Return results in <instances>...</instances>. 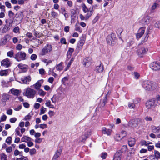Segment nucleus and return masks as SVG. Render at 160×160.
I'll list each match as a JSON object with an SVG mask.
<instances>
[{
    "label": "nucleus",
    "instance_id": "nucleus-1",
    "mask_svg": "<svg viewBox=\"0 0 160 160\" xmlns=\"http://www.w3.org/2000/svg\"><path fill=\"white\" fill-rule=\"evenodd\" d=\"M143 88L148 91H152L156 88V84L155 82L148 80L143 81L142 83Z\"/></svg>",
    "mask_w": 160,
    "mask_h": 160
},
{
    "label": "nucleus",
    "instance_id": "nucleus-2",
    "mask_svg": "<svg viewBox=\"0 0 160 160\" xmlns=\"http://www.w3.org/2000/svg\"><path fill=\"white\" fill-rule=\"evenodd\" d=\"M52 47L50 44H48L45 46L42 49L41 51L39 53V56H43L47 54H48L52 52Z\"/></svg>",
    "mask_w": 160,
    "mask_h": 160
},
{
    "label": "nucleus",
    "instance_id": "nucleus-3",
    "mask_svg": "<svg viewBox=\"0 0 160 160\" xmlns=\"http://www.w3.org/2000/svg\"><path fill=\"white\" fill-rule=\"evenodd\" d=\"M35 93L36 92L35 90L28 88L25 90L23 93V95L28 98H34Z\"/></svg>",
    "mask_w": 160,
    "mask_h": 160
},
{
    "label": "nucleus",
    "instance_id": "nucleus-4",
    "mask_svg": "<svg viewBox=\"0 0 160 160\" xmlns=\"http://www.w3.org/2000/svg\"><path fill=\"white\" fill-rule=\"evenodd\" d=\"M14 58L18 62L25 60L26 59V54L24 52L19 51L15 55Z\"/></svg>",
    "mask_w": 160,
    "mask_h": 160
},
{
    "label": "nucleus",
    "instance_id": "nucleus-5",
    "mask_svg": "<svg viewBox=\"0 0 160 160\" xmlns=\"http://www.w3.org/2000/svg\"><path fill=\"white\" fill-rule=\"evenodd\" d=\"M148 51V49L144 46H140L138 47L137 50V53L138 55L142 57V55L146 53Z\"/></svg>",
    "mask_w": 160,
    "mask_h": 160
},
{
    "label": "nucleus",
    "instance_id": "nucleus-6",
    "mask_svg": "<svg viewBox=\"0 0 160 160\" xmlns=\"http://www.w3.org/2000/svg\"><path fill=\"white\" fill-rule=\"evenodd\" d=\"M156 106V101L153 99L149 100L146 103V106L148 109L154 108Z\"/></svg>",
    "mask_w": 160,
    "mask_h": 160
},
{
    "label": "nucleus",
    "instance_id": "nucleus-7",
    "mask_svg": "<svg viewBox=\"0 0 160 160\" xmlns=\"http://www.w3.org/2000/svg\"><path fill=\"white\" fill-rule=\"evenodd\" d=\"M140 122V119L139 118L133 119L130 121L128 125L129 126L136 128L138 126Z\"/></svg>",
    "mask_w": 160,
    "mask_h": 160
},
{
    "label": "nucleus",
    "instance_id": "nucleus-8",
    "mask_svg": "<svg viewBox=\"0 0 160 160\" xmlns=\"http://www.w3.org/2000/svg\"><path fill=\"white\" fill-rule=\"evenodd\" d=\"M6 24L4 25L2 30V33H5L7 32L10 29L12 26V23H8V20L6 19L5 20Z\"/></svg>",
    "mask_w": 160,
    "mask_h": 160
},
{
    "label": "nucleus",
    "instance_id": "nucleus-9",
    "mask_svg": "<svg viewBox=\"0 0 160 160\" xmlns=\"http://www.w3.org/2000/svg\"><path fill=\"white\" fill-rule=\"evenodd\" d=\"M10 98V96L7 93H4L2 95L1 103L3 106H5L6 105V102L9 100Z\"/></svg>",
    "mask_w": 160,
    "mask_h": 160
},
{
    "label": "nucleus",
    "instance_id": "nucleus-10",
    "mask_svg": "<svg viewBox=\"0 0 160 160\" xmlns=\"http://www.w3.org/2000/svg\"><path fill=\"white\" fill-rule=\"evenodd\" d=\"M150 67L155 71L160 70V62H153L150 64Z\"/></svg>",
    "mask_w": 160,
    "mask_h": 160
},
{
    "label": "nucleus",
    "instance_id": "nucleus-11",
    "mask_svg": "<svg viewBox=\"0 0 160 160\" xmlns=\"http://www.w3.org/2000/svg\"><path fill=\"white\" fill-rule=\"evenodd\" d=\"M152 18L149 16H146L143 17L140 21V23L142 25L147 24L149 23L151 20Z\"/></svg>",
    "mask_w": 160,
    "mask_h": 160
},
{
    "label": "nucleus",
    "instance_id": "nucleus-12",
    "mask_svg": "<svg viewBox=\"0 0 160 160\" xmlns=\"http://www.w3.org/2000/svg\"><path fill=\"white\" fill-rule=\"evenodd\" d=\"M10 35L9 34L5 35L4 37L1 39L0 45H5L9 40L10 38Z\"/></svg>",
    "mask_w": 160,
    "mask_h": 160
},
{
    "label": "nucleus",
    "instance_id": "nucleus-13",
    "mask_svg": "<svg viewBox=\"0 0 160 160\" xmlns=\"http://www.w3.org/2000/svg\"><path fill=\"white\" fill-rule=\"evenodd\" d=\"M146 28L142 27L140 28L138 30V33L136 35V38L139 39L141 37L145 32Z\"/></svg>",
    "mask_w": 160,
    "mask_h": 160
},
{
    "label": "nucleus",
    "instance_id": "nucleus-14",
    "mask_svg": "<svg viewBox=\"0 0 160 160\" xmlns=\"http://www.w3.org/2000/svg\"><path fill=\"white\" fill-rule=\"evenodd\" d=\"M11 62L10 60L8 58H6L2 60L1 62V65L6 68H8L11 66Z\"/></svg>",
    "mask_w": 160,
    "mask_h": 160
},
{
    "label": "nucleus",
    "instance_id": "nucleus-15",
    "mask_svg": "<svg viewBox=\"0 0 160 160\" xmlns=\"http://www.w3.org/2000/svg\"><path fill=\"white\" fill-rule=\"evenodd\" d=\"M92 63V58L90 57H87L83 61V64L84 66L88 67Z\"/></svg>",
    "mask_w": 160,
    "mask_h": 160
},
{
    "label": "nucleus",
    "instance_id": "nucleus-16",
    "mask_svg": "<svg viewBox=\"0 0 160 160\" xmlns=\"http://www.w3.org/2000/svg\"><path fill=\"white\" fill-rule=\"evenodd\" d=\"M102 130L103 134H107L108 135H110L112 132L111 129H107L105 127H103L102 128Z\"/></svg>",
    "mask_w": 160,
    "mask_h": 160
},
{
    "label": "nucleus",
    "instance_id": "nucleus-17",
    "mask_svg": "<svg viewBox=\"0 0 160 160\" xmlns=\"http://www.w3.org/2000/svg\"><path fill=\"white\" fill-rule=\"evenodd\" d=\"M20 93V92L19 90L14 88L10 89L9 92V93L12 94L15 96H18Z\"/></svg>",
    "mask_w": 160,
    "mask_h": 160
},
{
    "label": "nucleus",
    "instance_id": "nucleus-18",
    "mask_svg": "<svg viewBox=\"0 0 160 160\" xmlns=\"http://www.w3.org/2000/svg\"><path fill=\"white\" fill-rule=\"evenodd\" d=\"M31 80V78L30 76L25 77L22 78V81L24 84H28Z\"/></svg>",
    "mask_w": 160,
    "mask_h": 160
},
{
    "label": "nucleus",
    "instance_id": "nucleus-19",
    "mask_svg": "<svg viewBox=\"0 0 160 160\" xmlns=\"http://www.w3.org/2000/svg\"><path fill=\"white\" fill-rule=\"evenodd\" d=\"M104 70L103 65L101 63L99 65L97 66L95 68V71L97 72H102Z\"/></svg>",
    "mask_w": 160,
    "mask_h": 160
},
{
    "label": "nucleus",
    "instance_id": "nucleus-20",
    "mask_svg": "<svg viewBox=\"0 0 160 160\" xmlns=\"http://www.w3.org/2000/svg\"><path fill=\"white\" fill-rule=\"evenodd\" d=\"M93 11V7L92 8H90L89 11L87 12V13L85 15L86 18L87 20L91 16L92 14V11Z\"/></svg>",
    "mask_w": 160,
    "mask_h": 160
},
{
    "label": "nucleus",
    "instance_id": "nucleus-21",
    "mask_svg": "<svg viewBox=\"0 0 160 160\" xmlns=\"http://www.w3.org/2000/svg\"><path fill=\"white\" fill-rule=\"evenodd\" d=\"M121 155V152L120 151H118L116 152L115 155L113 158V160H120V156Z\"/></svg>",
    "mask_w": 160,
    "mask_h": 160
},
{
    "label": "nucleus",
    "instance_id": "nucleus-22",
    "mask_svg": "<svg viewBox=\"0 0 160 160\" xmlns=\"http://www.w3.org/2000/svg\"><path fill=\"white\" fill-rule=\"evenodd\" d=\"M43 81L42 80H39L36 83L33 85L34 88L37 89H39L41 86Z\"/></svg>",
    "mask_w": 160,
    "mask_h": 160
},
{
    "label": "nucleus",
    "instance_id": "nucleus-23",
    "mask_svg": "<svg viewBox=\"0 0 160 160\" xmlns=\"http://www.w3.org/2000/svg\"><path fill=\"white\" fill-rule=\"evenodd\" d=\"M30 140H32V139L30 137L26 135H24L21 139L22 142L26 143L29 141Z\"/></svg>",
    "mask_w": 160,
    "mask_h": 160
},
{
    "label": "nucleus",
    "instance_id": "nucleus-24",
    "mask_svg": "<svg viewBox=\"0 0 160 160\" xmlns=\"http://www.w3.org/2000/svg\"><path fill=\"white\" fill-rule=\"evenodd\" d=\"M62 151H57L54 155L52 160H56L61 154Z\"/></svg>",
    "mask_w": 160,
    "mask_h": 160
},
{
    "label": "nucleus",
    "instance_id": "nucleus-25",
    "mask_svg": "<svg viewBox=\"0 0 160 160\" xmlns=\"http://www.w3.org/2000/svg\"><path fill=\"white\" fill-rule=\"evenodd\" d=\"M114 39L112 38L111 35H108L107 38V41L109 45H112V42H114Z\"/></svg>",
    "mask_w": 160,
    "mask_h": 160
},
{
    "label": "nucleus",
    "instance_id": "nucleus-26",
    "mask_svg": "<svg viewBox=\"0 0 160 160\" xmlns=\"http://www.w3.org/2000/svg\"><path fill=\"white\" fill-rule=\"evenodd\" d=\"M152 130L154 133H158L160 131V127L152 126Z\"/></svg>",
    "mask_w": 160,
    "mask_h": 160
},
{
    "label": "nucleus",
    "instance_id": "nucleus-27",
    "mask_svg": "<svg viewBox=\"0 0 160 160\" xmlns=\"http://www.w3.org/2000/svg\"><path fill=\"white\" fill-rule=\"evenodd\" d=\"M135 140L134 138H131L129 139L128 141V145L130 147L133 146L135 143Z\"/></svg>",
    "mask_w": 160,
    "mask_h": 160
},
{
    "label": "nucleus",
    "instance_id": "nucleus-28",
    "mask_svg": "<svg viewBox=\"0 0 160 160\" xmlns=\"http://www.w3.org/2000/svg\"><path fill=\"white\" fill-rule=\"evenodd\" d=\"M63 63L61 62L60 63L57 65L56 67V68L57 70L60 71L62 70L63 68V67L62 65Z\"/></svg>",
    "mask_w": 160,
    "mask_h": 160
},
{
    "label": "nucleus",
    "instance_id": "nucleus-29",
    "mask_svg": "<svg viewBox=\"0 0 160 160\" xmlns=\"http://www.w3.org/2000/svg\"><path fill=\"white\" fill-rule=\"evenodd\" d=\"M8 70H1L0 71V76H6L8 74Z\"/></svg>",
    "mask_w": 160,
    "mask_h": 160
},
{
    "label": "nucleus",
    "instance_id": "nucleus-30",
    "mask_svg": "<svg viewBox=\"0 0 160 160\" xmlns=\"http://www.w3.org/2000/svg\"><path fill=\"white\" fill-rule=\"evenodd\" d=\"M46 105L47 106L49 107L50 108H54V106L53 105H52L51 104V101L49 100H47L46 101V102L45 103Z\"/></svg>",
    "mask_w": 160,
    "mask_h": 160
},
{
    "label": "nucleus",
    "instance_id": "nucleus-31",
    "mask_svg": "<svg viewBox=\"0 0 160 160\" xmlns=\"http://www.w3.org/2000/svg\"><path fill=\"white\" fill-rule=\"evenodd\" d=\"M128 107L130 108L134 109L135 107L134 102H129L128 103Z\"/></svg>",
    "mask_w": 160,
    "mask_h": 160
},
{
    "label": "nucleus",
    "instance_id": "nucleus-32",
    "mask_svg": "<svg viewBox=\"0 0 160 160\" xmlns=\"http://www.w3.org/2000/svg\"><path fill=\"white\" fill-rule=\"evenodd\" d=\"M82 10L84 13H86L89 11V9L84 4H82Z\"/></svg>",
    "mask_w": 160,
    "mask_h": 160
},
{
    "label": "nucleus",
    "instance_id": "nucleus-33",
    "mask_svg": "<svg viewBox=\"0 0 160 160\" xmlns=\"http://www.w3.org/2000/svg\"><path fill=\"white\" fill-rule=\"evenodd\" d=\"M7 155L4 153H2L0 155L1 160H7Z\"/></svg>",
    "mask_w": 160,
    "mask_h": 160
},
{
    "label": "nucleus",
    "instance_id": "nucleus-34",
    "mask_svg": "<svg viewBox=\"0 0 160 160\" xmlns=\"http://www.w3.org/2000/svg\"><path fill=\"white\" fill-rule=\"evenodd\" d=\"M141 145L142 146L145 145L147 146L149 144L152 143L151 142H147L143 140L141 142Z\"/></svg>",
    "mask_w": 160,
    "mask_h": 160
},
{
    "label": "nucleus",
    "instance_id": "nucleus-35",
    "mask_svg": "<svg viewBox=\"0 0 160 160\" xmlns=\"http://www.w3.org/2000/svg\"><path fill=\"white\" fill-rule=\"evenodd\" d=\"M18 67L22 69H24L27 68V66L26 65H23L22 64H19L18 65Z\"/></svg>",
    "mask_w": 160,
    "mask_h": 160
},
{
    "label": "nucleus",
    "instance_id": "nucleus-36",
    "mask_svg": "<svg viewBox=\"0 0 160 160\" xmlns=\"http://www.w3.org/2000/svg\"><path fill=\"white\" fill-rule=\"evenodd\" d=\"M159 5L156 3H154L152 6L151 8L152 10H155V9L158 8L159 7Z\"/></svg>",
    "mask_w": 160,
    "mask_h": 160
},
{
    "label": "nucleus",
    "instance_id": "nucleus-37",
    "mask_svg": "<svg viewBox=\"0 0 160 160\" xmlns=\"http://www.w3.org/2000/svg\"><path fill=\"white\" fill-rule=\"evenodd\" d=\"M38 94L40 96H44L45 94L46 93L42 89H39L38 92Z\"/></svg>",
    "mask_w": 160,
    "mask_h": 160
},
{
    "label": "nucleus",
    "instance_id": "nucleus-38",
    "mask_svg": "<svg viewBox=\"0 0 160 160\" xmlns=\"http://www.w3.org/2000/svg\"><path fill=\"white\" fill-rule=\"evenodd\" d=\"M74 49L73 48H69L67 53L68 56V57L69 55L70 57Z\"/></svg>",
    "mask_w": 160,
    "mask_h": 160
},
{
    "label": "nucleus",
    "instance_id": "nucleus-39",
    "mask_svg": "<svg viewBox=\"0 0 160 160\" xmlns=\"http://www.w3.org/2000/svg\"><path fill=\"white\" fill-rule=\"evenodd\" d=\"M12 137H8L6 139V142L8 144L10 145L12 142Z\"/></svg>",
    "mask_w": 160,
    "mask_h": 160
},
{
    "label": "nucleus",
    "instance_id": "nucleus-40",
    "mask_svg": "<svg viewBox=\"0 0 160 160\" xmlns=\"http://www.w3.org/2000/svg\"><path fill=\"white\" fill-rule=\"evenodd\" d=\"M115 138L116 140L119 141L122 139V138L121 137V135L120 134H116L115 136Z\"/></svg>",
    "mask_w": 160,
    "mask_h": 160
},
{
    "label": "nucleus",
    "instance_id": "nucleus-41",
    "mask_svg": "<svg viewBox=\"0 0 160 160\" xmlns=\"http://www.w3.org/2000/svg\"><path fill=\"white\" fill-rule=\"evenodd\" d=\"M87 138H86V135H83L79 138L80 141L81 142H83Z\"/></svg>",
    "mask_w": 160,
    "mask_h": 160
},
{
    "label": "nucleus",
    "instance_id": "nucleus-42",
    "mask_svg": "<svg viewBox=\"0 0 160 160\" xmlns=\"http://www.w3.org/2000/svg\"><path fill=\"white\" fill-rule=\"evenodd\" d=\"M2 86L4 87H8V82H6L4 80H2L1 82Z\"/></svg>",
    "mask_w": 160,
    "mask_h": 160
},
{
    "label": "nucleus",
    "instance_id": "nucleus-43",
    "mask_svg": "<svg viewBox=\"0 0 160 160\" xmlns=\"http://www.w3.org/2000/svg\"><path fill=\"white\" fill-rule=\"evenodd\" d=\"M30 154L31 155L35 154L36 153V150L35 148H33L30 150Z\"/></svg>",
    "mask_w": 160,
    "mask_h": 160
},
{
    "label": "nucleus",
    "instance_id": "nucleus-44",
    "mask_svg": "<svg viewBox=\"0 0 160 160\" xmlns=\"http://www.w3.org/2000/svg\"><path fill=\"white\" fill-rule=\"evenodd\" d=\"M51 15L53 18H55L56 17H57L58 15V13L54 11H52Z\"/></svg>",
    "mask_w": 160,
    "mask_h": 160
},
{
    "label": "nucleus",
    "instance_id": "nucleus-45",
    "mask_svg": "<svg viewBox=\"0 0 160 160\" xmlns=\"http://www.w3.org/2000/svg\"><path fill=\"white\" fill-rule=\"evenodd\" d=\"M46 109L45 108L42 107L40 109V112L39 114L41 115L44 114L46 111Z\"/></svg>",
    "mask_w": 160,
    "mask_h": 160
},
{
    "label": "nucleus",
    "instance_id": "nucleus-46",
    "mask_svg": "<svg viewBox=\"0 0 160 160\" xmlns=\"http://www.w3.org/2000/svg\"><path fill=\"white\" fill-rule=\"evenodd\" d=\"M42 62L46 64V65H48V64L51 63L52 62V61L51 60H48L47 59H44L42 60Z\"/></svg>",
    "mask_w": 160,
    "mask_h": 160
},
{
    "label": "nucleus",
    "instance_id": "nucleus-47",
    "mask_svg": "<svg viewBox=\"0 0 160 160\" xmlns=\"http://www.w3.org/2000/svg\"><path fill=\"white\" fill-rule=\"evenodd\" d=\"M127 150V146L126 145H123L122 146L121 150L119 151H120L121 152V153L122 152H125Z\"/></svg>",
    "mask_w": 160,
    "mask_h": 160
},
{
    "label": "nucleus",
    "instance_id": "nucleus-48",
    "mask_svg": "<svg viewBox=\"0 0 160 160\" xmlns=\"http://www.w3.org/2000/svg\"><path fill=\"white\" fill-rule=\"evenodd\" d=\"M57 96L56 95H54L53 97L51 98L52 102L53 103H55L57 101Z\"/></svg>",
    "mask_w": 160,
    "mask_h": 160
},
{
    "label": "nucleus",
    "instance_id": "nucleus-49",
    "mask_svg": "<svg viewBox=\"0 0 160 160\" xmlns=\"http://www.w3.org/2000/svg\"><path fill=\"white\" fill-rule=\"evenodd\" d=\"M14 54V52L13 50H11L8 52L7 53V55L8 56L11 57Z\"/></svg>",
    "mask_w": 160,
    "mask_h": 160
},
{
    "label": "nucleus",
    "instance_id": "nucleus-50",
    "mask_svg": "<svg viewBox=\"0 0 160 160\" xmlns=\"http://www.w3.org/2000/svg\"><path fill=\"white\" fill-rule=\"evenodd\" d=\"M99 18V16H97L92 21V23L93 24L95 23L98 20Z\"/></svg>",
    "mask_w": 160,
    "mask_h": 160
},
{
    "label": "nucleus",
    "instance_id": "nucleus-51",
    "mask_svg": "<svg viewBox=\"0 0 160 160\" xmlns=\"http://www.w3.org/2000/svg\"><path fill=\"white\" fill-rule=\"evenodd\" d=\"M27 145L28 147H31L34 145L32 141V140H30L27 143Z\"/></svg>",
    "mask_w": 160,
    "mask_h": 160
},
{
    "label": "nucleus",
    "instance_id": "nucleus-52",
    "mask_svg": "<svg viewBox=\"0 0 160 160\" xmlns=\"http://www.w3.org/2000/svg\"><path fill=\"white\" fill-rule=\"evenodd\" d=\"M68 78L67 77H64L62 80V84L64 85L65 84V82L66 81H68Z\"/></svg>",
    "mask_w": 160,
    "mask_h": 160
},
{
    "label": "nucleus",
    "instance_id": "nucleus-53",
    "mask_svg": "<svg viewBox=\"0 0 160 160\" xmlns=\"http://www.w3.org/2000/svg\"><path fill=\"white\" fill-rule=\"evenodd\" d=\"M154 26L155 28L160 29V21L156 22L154 24Z\"/></svg>",
    "mask_w": 160,
    "mask_h": 160
},
{
    "label": "nucleus",
    "instance_id": "nucleus-54",
    "mask_svg": "<svg viewBox=\"0 0 160 160\" xmlns=\"http://www.w3.org/2000/svg\"><path fill=\"white\" fill-rule=\"evenodd\" d=\"M154 154L156 158H159L160 156V153L158 151L155 150L154 151Z\"/></svg>",
    "mask_w": 160,
    "mask_h": 160
},
{
    "label": "nucleus",
    "instance_id": "nucleus-55",
    "mask_svg": "<svg viewBox=\"0 0 160 160\" xmlns=\"http://www.w3.org/2000/svg\"><path fill=\"white\" fill-rule=\"evenodd\" d=\"M37 58V56L36 54H32L31 55L30 57V58L32 60H35Z\"/></svg>",
    "mask_w": 160,
    "mask_h": 160
},
{
    "label": "nucleus",
    "instance_id": "nucleus-56",
    "mask_svg": "<svg viewBox=\"0 0 160 160\" xmlns=\"http://www.w3.org/2000/svg\"><path fill=\"white\" fill-rule=\"evenodd\" d=\"M31 116L30 114H29L25 116L24 120L26 121L29 120L31 119Z\"/></svg>",
    "mask_w": 160,
    "mask_h": 160
},
{
    "label": "nucleus",
    "instance_id": "nucleus-57",
    "mask_svg": "<svg viewBox=\"0 0 160 160\" xmlns=\"http://www.w3.org/2000/svg\"><path fill=\"white\" fill-rule=\"evenodd\" d=\"M39 126L42 129H44V128H46L47 127V124H40Z\"/></svg>",
    "mask_w": 160,
    "mask_h": 160
},
{
    "label": "nucleus",
    "instance_id": "nucleus-58",
    "mask_svg": "<svg viewBox=\"0 0 160 160\" xmlns=\"http://www.w3.org/2000/svg\"><path fill=\"white\" fill-rule=\"evenodd\" d=\"M121 137L123 138L125 137L127 135V132L125 131H122L121 133Z\"/></svg>",
    "mask_w": 160,
    "mask_h": 160
},
{
    "label": "nucleus",
    "instance_id": "nucleus-59",
    "mask_svg": "<svg viewBox=\"0 0 160 160\" xmlns=\"http://www.w3.org/2000/svg\"><path fill=\"white\" fill-rule=\"evenodd\" d=\"M22 46L20 44H18L16 47V48L17 50H20L22 48Z\"/></svg>",
    "mask_w": 160,
    "mask_h": 160
},
{
    "label": "nucleus",
    "instance_id": "nucleus-60",
    "mask_svg": "<svg viewBox=\"0 0 160 160\" xmlns=\"http://www.w3.org/2000/svg\"><path fill=\"white\" fill-rule=\"evenodd\" d=\"M48 114L49 115L50 117H52L55 114L53 111L51 110L48 112Z\"/></svg>",
    "mask_w": 160,
    "mask_h": 160
},
{
    "label": "nucleus",
    "instance_id": "nucleus-61",
    "mask_svg": "<svg viewBox=\"0 0 160 160\" xmlns=\"http://www.w3.org/2000/svg\"><path fill=\"white\" fill-rule=\"evenodd\" d=\"M21 152H19L18 150L16 149L14 152V154L15 156H17L20 154Z\"/></svg>",
    "mask_w": 160,
    "mask_h": 160
},
{
    "label": "nucleus",
    "instance_id": "nucleus-62",
    "mask_svg": "<svg viewBox=\"0 0 160 160\" xmlns=\"http://www.w3.org/2000/svg\"><path fill=\"white\" fill-rule=\"evenodd\" d=\"M19 28L18 27H15L13 29V31L14 33H17L19 32Z\"/></svg>",
    "mask_w": 160,
    "mask_h": 160
},
{
    "label": "nucleus",
    "instance_id": "nucleus-63",
    "mask_svg": "<svg viewBox=\"0 0 160 160\" xmlns=\"http://www.w3.org/2000/svg\"><path fill=\"white\" fill-rule=\"evenodd\" d=\"M84 43V42L83 40H81L79 41V43L78 44L79 47L81 48L83 45Z\"/></svg>",
    "mask_w": 160,
    "mask_h": 160
},
{
    "label": "nucleus",
    "instance_id": "nucleus-64",
    "mask_svg": "<svg viewBox=\"0 0 160 160\" xmlns=\"http://www.w3.org/2000/svg\"><path fill=\"white\" fill-rule=\"evenodd\" d=\"M6 150L7 152L9 153L12 152V148L11 146H10L6 148Z\"/></svg>",
    "mask_w": 160,
    "mask_h": 160
}]
</instances>
